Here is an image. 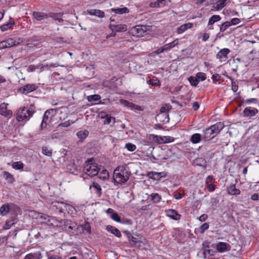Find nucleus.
Instances as JSON below:
<instances>
[{
  "label": "nucleus",
  "instance_id": "obj_6",
  "mask_svg": "<svg viewBox=\"0 0 259 259\" xmlns=\"http://www.w3.org/2000/svg\"><path fill=\"white\" fill-rule=\"evenodd\" d=\"M149 30L150 29L148 26L137 25L132 27L129 30V33L133 36L141 37L147 34Z\"/></svg>",
  "mask_w": 259,
  "mask_h": 259
},
{
  "label": "nucleus",
  "instance_id": "obj_52",
  "mask_svg": "<svg viewBox=\"0 0 259 259\" xmlns=\"http://www.w3.org/2000/svg\"><path fill=\"white\" fill-rule=\"evenodd\" d=\"M159 7H163L165 6L168 0H157Z\"/></svg>",
  "mask_w": 259,
  "mask_h": 259
},
{
  "label": "nucleus",
  "instance_id": "obj_30",
  "mask_svg": "<svg viewBox=\"0 0 259 259\" xmlns=\"http://www.w3.org/2000/svg\"><path fill=\"white\" fill-rule=\"evenodd\" d=\"M202 138L201 135L200 134L196 133L192 135L190 138V141L193 144H197L201 141Z\"/></svg>",
  "mask_w": 259,
  "mask_h": 259
},
{
  "label": "nucleus",
  "instance_id": "obj_7",
  "mask_svg": "<svg viewBox=\"0 0 259 259\" xmlns=\"http://www.w3.org/2000/svg\"><path fill=\"white\" fill-rule=\"evenodd\" d=\"M21 42L20 39L17 37L8 38L7 40L0 42V50L11 48L20 44Z\"/></svg>",
  "mask_w": 259,
  "mask_h": 259
},
{
  "label": "nucleus",
  "instance_id": "obj_19",
  "mask_svg": "<svg viewBox=\"0 0 259 259\" xmlns=\"http://www.w3.org/2000/svg\"><path fill=\"white\" fill-rule=\"evenodd\" d=\"M166 215L175 220H179L180 219L181 215L174 209H168L166 211Z\"/></svg>",
  "mask_w": 259,
  "mask_h": 259
},
{
  "label": "nucleus",
  "instance_id": "obj_8",
  "mask_svg": "<svg viewBox=\"0 0 259 259\" xmlns=\"http://www.w3.org/2000/svg\"><path fill=\"white\" fill-rule=\"evenodd\" d=\"M171 106L168 104H166L161 107L160 109V113L157 114L158 117H161L162 115H164V118L162 119V122L167 123L169 121V118L168 111L170 110Z\"/></svg>",
  "mask_w": 259,
  "mask_h": 259
},
{
  "label": "nucleus",
  "instance_id": "obj_43",
  "mask_svg": "<svg viewBox=\"0 0 259 259\" xmlns=\"http://www.w3.org/2000/svg\"><path fill=\"white\" fill-rule=\"evenodd\" d=\"M230 26V24L229 23V21H226L222 23L220 27V31L224 32L228 27Z\"/></svg>",
  "mask_w": 259,
  "mask_h": 259
},
{
  "label": "nucleus",
  "instance_id": "obj_24",
  "mask_svg": "<svg viewBox=\"0 0 259 259\" xmlns=\"http://www.w3.org/2000/svg\"><path fill=\"white\" fill-rule=\"evenodd\" d=\"M17 223L16 218L15 217H13L11 219L7 221L6 224L3 227V230H8L12 226L14 225Z\"/></svg>",
  "mask_w": 259,
  "mask_h": 259
},
{
  "label": "nucleus",
  "instance_id": "obj_22",
  "mask_svg": "<svg viewBox=\"0 0 259 259\" xmlns=\"http://www.w3.org/2000/svg\"><path fill=\"white\" fill-rule=\"evenodd\" d=\"M193 26V24L188 23L181 25L177 28V32L178 34H182L188 28H191Z\"/></svg>",
  "mask_w": 259,
  "mask_h": 259
},
{
  "label": "nucleus",
  "instance_id": "obj_4",
  "mask_svg": "<svg viewBox=\"0 0 259 259\" xmlns=\"http://www.w3.org/2000/svg\"><path fill=\"white\" fill-rule=\"evenodd\" d=\"M51 207L57 211L58 210L59 212L62 213L65 211L71 212L75 209V208L72 206L68 204H67L62 201H53L51 204Z\"/></svg>",
  "mask_w": 259,
  "mask_h": 259
},
{
  "label": "nucleus",
  "instance_id": "obj_25",
  "mask_svg": "<svg viewBox=\"0 0 259 259\" xmlns=\"http://www.w3.org/2000/svg\"><path fill=\"white\" fill-rule=\"evenodd\" d=\"M227 192L230 195H237L240 193V191L236 188L235 185H231L227 188Z\"/></svg>",
  "mask_w": 259,
  "mask_h": 259
},
{
  "label": "nucleus",
  "instance_id": "obj_54",
  "mask_svg": "<svg viewBox=\"0 0 259 259\" xmlns=\"http://www.w3.org/2000/svg\"><path fill=\"white\" fill-rule=\"evenodd\" d=\"M211 78L213 82H215L220 80L221 76L219 74L215 73L212 75Z\"/></svg>",
  "mask_w": 259,
  "mask_h": 259
},
{
  "label": "nucleus",
  "instance_id": "obj_18",
  "mask_svg": "<svg viewBox=\"0 0 259 259\" xmlns=\"http://www.w3.org/2000/svg\"><path fill=\"white\" fill-rule=\"evenodd\" d=\"M258 112V110L254 108L250 107H246L243 111L244 116H253Z\"/></svg>",
  "mask_w": 259,
  "mask_h": 259
},
{
  "label": "nucleus",
  "instance_id": "obj_64",
  "mask_svg": "<svg viewBox=\"0 0 259 259\" xmlns=\"http://www.w3.org/2000/svg\"><path fill=\"white\" fill-rule=\"evenodd\" d=\"M192 107L194 110H197L199 107V105L197 102H195L193 103Z\"/></svg>",
  "mask_w": 259,
  "mask_h": 259
},
{
  "label": "nucleus",
  "instance_id": "obj_32",
  "mask_svg": "<svg viewBox=\"0 0 259 259\" xmlns=\"http://www.w3.org/2000/svg\"><path fill=\"white\" fill-rule=\"evenodd\" d=\"M178 44L179 40L178 39H176L173 41L164 45V49H165L166 51H169L171 49L174 48L176 46L178 45Z\"/></svg>",
  "mask_w": 259,
  "mask_h": 259
},
{
  "label": "nucleus",
  "instance_id": "obj_28",
  "mask_svg": "<svg viewBox=\"0 0 259 259\" xmlns=\"http://www.w3.org/2000/svg\"><path fill=\"white\" fill-rule=\"evenodd\" d=\"M42 254L40 252L30 253L25 255L23 259H41Z\"/></svg>",
  "mask_w": 259,
  "mask_h": 259
},
{
  "label": "nucleus",
  "instance_id": "obj_31",
  "mask_svg": "<svg viewBox=\"0 0 259 259\" xmlns=\"http://www.w3.org/2000/svg\"><path fill=\"white\" fill-rule=\"evenodd\" d=\"M10 207L9 204H4L0 207V214L3 216L6 215L10 211Z\"/></svg>",
  "mask_w": 259,
  "mask_h": 259
},
{
  "label": "nucleus",
  "instance_id": "obj_3",
  "mask_svg": "<svg viewBox=\"0 0 259 259\" xmlns=\"http://www.w3.org/2000/svg\"><path fill=\"white\" fill-rule=\"evenodd\" d=\"M35 106L31 104L28 107L20 108L16 114V119L18 121L29 120L35 112Z\"/></svg>",
  "mask_w": 259,
  "mask_h": 259
},
{
  "label": "nucleus",
  "instance_id": "obj_33",
  "mask_svg": "<svg viewBox=\"0 0 259 259\" xmlns=\"http://www.w3.org/2000/svg\"><path fill=\"white\" fill-rule=\"evenodd\" d=\"M77 136L81 140H84L89 135V132L88 131H80L77 133Z\"/></svg>",
  "mask_w": 259,
  "mask_h": 259
},
{
  "label": "nucleus",
  "instance_id": "obj_49",
  "mask_svg": "<svg viewBox=\"0 0 259 259\" xmlns=\"http://www.w3.org/2000/svg\"><path fill=\"white\" fill-rule=\"evenodd\" d=\"M209 227V225L207 223H205L203 224H202L200 227V232L201 233H204V232Z\"/></svg>",
  "mask_w": 259,
  "mask_h": 259
},
{
  "label": "nucleus",
  "instance_id": "obj_36",
  "mask_svg": "<svg viewBox=\"0 0 259 259\" xmlns=\"http://www.w3.org/2000/svg\"><path fill=\"white\" fill-rule=\"evenodd\" d=\"M188 80L190 83L194 87H196L198 83L199 80L197 79L196 76L194 77L193 76H190L188 78Z\"/></svg>",
  "mask_w": 259,
  "mask_h": 259
},
{
  "label": "nucleus",
  "instance_id": "obj_37",
  "mask_svg": "<svg viewBox=\"0 0 259 259\" xmlns=\"http://www.w3.org/2000/svg\"><path fill=\"white\" fill-rule=\"evenodd\" d=\"M101 99V96L99 95H93L88 96L87 97V99L89 102H93V101H97Z\"/></svg>",
  "mask_w": 259,
  "mask_h": 259
},
{
  "label": "nucleus",
  "instance_id": "obj_53",
  "mask_svg": "<svg viewBox=\"0 0 259 259\" xmlns=\"http://www.w3.org/2000/svg\"><path fill=\"white\" fill-rule=\"evenodd\" d=\"M112 120L113 121V123H115V118L113 117H111V116L109 117L105 120L104 123L105 124H109L111 122Z\"/></svg>",
  "mask_w": 259,
  "mask_h": 259
},
{
  "label": "nucleus",
  "instance_id": "obj_57",
  "mask_svg": "<svg viewBox=\"0 0 259 259\" xmlns=\"http://www.w3.org/2000/svg\"><path fill=\"white\" fill-rule=\"evenodd\" d=\"M207 187L208 190L210 192L213 191L215 189V186L211 184L207 185Z\"/></svg>",
  "mask_w": 259,
  "mask_h": 259
},
{
  "label": "nucleus",
  "instance_id": "obj_9",
  "mask_svg": "<svg viewBox=\"0 0 259 259\" xmlns=\"http://www.w3.org/2000/svg\"><path fill=\"white\" fill-rule=\"evenodd\" d=\"M150 138L153 141H157L159 144L170 143L174 141V138L170 136L159 137L158 136L151 135Z\"/></svg>",
  "mask_w": 259,
  "mask_h": 259
},
{
  "label": "nucleus",
  "instance_id": "obj_45",
  "mask_svg": "<svg viewBox=\"0 0 259 259\" xmlns=\"http://www.w3.org/2000/svg\"><path fill=\"white\" fill-rule=\"evenodd\" d=\"M196 76L198 80L199 79L201 81H204L206 78V75L205 73L201 72H198L196 74Z\"/></svg>",
  "mask_w": 259,
  "mask_h": 259
},
{
  "label": "nucleus",
  "instance_id": "obj_20",
  "mask_svg": "<svg viewBox=\"0 0 259 259\" xmlns=\"http://www.w3.org/2000/svg\"><path fill=\"white\" fill-rule=\"evenodd\" d=\"M64 13L62 12L60 13H50L48 17L52 18L54 20L58 21L59 23H62L63 20L62 16Z\"/></svg>",
  "mask_w": 259,
  "mask_h": 259
},
{
  "label": "nucleus",
  "instance_id": "obj_50",
  "mask_svg": "<svg viewBox=\"0 0 259 259\" xmlns=\"http://www.w3.org/2000/svg\"><path fill=\"white\" fill-rule=\"evenodd\" d=\"M112 219L117 222H120V218L117 213H113L111 216Z\"/></svg>",
  "mask_w": 259,
  "mask_h": 259
},
{
  "label": "nucleus",
  "instance_id": "obj_51",
  "mask_svg": "<svg viewBox=\"0 0 259 259\" xmlns=\"http://www.w3.org/2000/svg\"><path fill=\"white\" fill-rule=\"evenodd\" d=\"M47 256L48 257V259H62L59 255H50L47 253Z\"/></svg>",
  "mask_w": 259,
  "mask_h": 259
},
{
  "label": "nucleus",
  "instance_id": "obj_48",
  "mask_svg": "<svg viewBox=\"0 0 259 259\" xmlns=\"http://www.w3.org/2000/svg\"><path fill=\"white\" fill-rule=\"evenodd\" d=\"M149 83L153 86H160L161 84L160 81L158 79H150Z\"/></svg>",
  "mask_w": 259,
  "mask_h": 259
},
{
  "label": "nucleus",
  "instance_id": "obj_60",
  "mask_svg": "<svg viewBox=\"0 0 259 259\" xmlns=\"http://www.w3.org/2000/svg\"><path fill=\"white\" fill-rule=\"evenodd\" d=\"M245 102L248 104L251 103H256L257 102V100L255 98H251L247 99L245 101Z\"/></svg>",
  "mask_w": 259,
  "mask_h": 259
},
{
  "label": "nucleus",
  "instance_id": "obj_55",
  "mask_svg": "<svg viewBox=\"0 0 259 259\" xmlns=\"http://www.w3.org/2000/svg\"><path fill=\"white\" fill-rule=\"evenodd\" d=\"M149 6L151 8L159 7V5H158V3L157 0H156V1H155V2H150V3L149 4Z\"/></svg>",
  "mask_w": 259,
  "mask_h": 259
},
{
  "label": "nucleus",
  "instance_id": "obj_34",
  "mask_svg": "<svg viewBox=\"0 0 259 259\" xmlns=\"http://www.w3.org/2000/svg\"><path fill=\"white\" fill-rule=\"evenodd\" d=\"M221 18L219 15H214L209 18L208 22V25H212L214 23L219 21L221 20Z\"/></svg>",
  "mask_w": 259,
  "mask_h": 259
},
{
  "label": "nucleus",
  "instance_id": "obj_41",
  "mask_svg": "<svg viewBox=\"0 0 259 259\" xmlns=\"http://www.w3.org/2000/svg\"><path fill=\"white\" fill-rule=\"evenodd\" d=\"M151 199L155 203L159 202L161 200V196L157 193H152L151 195Z\"/></svg>",
  "mask_w": 259,
  "mask_h": 259
},
{
  "label": "nucleus",
  "instance_id": "obj_16",
  "mask_svg": "<svg viewBox=\"0 0 259 259\" xmlns=\"http://www.w3.org/2000/svg\"><path fill=\"white\" fill-rule=\"evenodd\" d=\"M217 250L219 252H224L230 250V245L225 242H219L216 246Z\"/></svg>",
  "mask_w": 259,
  "mask_h": 259
},
{
  "label": "nucleus",
  "instance_id": "obj_21",
  "mask_svg": "<svg viewBox=\"0 0 259 259\" xmlns=\"http://www.w3.org/2000/svg\"><path fill=\"white\" fill-rule=\"evenodd\" d=\"M106 229L107 231L110 232L111 233L114 234L115 236L117 237H120L121 236L120 231L118 229L112 226H107L106 227Z\"/></svg>",
  "mask_w": 259,
  "mask_h": 259
},
{
  "label": "nucleus",
  "instance_id": "obj_27",
  "mask_svg": "<svg viewBox=\"0 0 259 259\" xmlns=\"http://www.w3.org/2000/svg\"><path fill=\"white\" fill-rule=\"evenodd\" d=\"M111 12L115 13L117 14H126L129 12V10L126 7L112 8L111 10Z\"/></svg>",
  "mask_w": 259,
  "mask_h": 259
},
{
  "label": "nucleus",
  "instance_id": "obj_2",
  "mask_svg": "<svg viewBox=\"0 0 259 259\" xmlns=\"http://www.w3.org/2000/svg\"><path fill=\"white\" fill-rule=\"evenodd\" d=\"M224 127V124L221 122H217L210 127L203 131L202 138L206 141H209L217 136Z\"/></svg>",
  "mask_w": 259,
  "mask_h": 259
},
{
  "label": "nucleus",
  "instance_id": "obj_47",
  "mask_svg": "<svg viewBox=\"0 0 259 259\" xmlns=\"http://www.w3.org/2000/svg\"><path fill=\"white\" fill-rule=\"evenodd\" d=\"M241 22L239 18H233L230 21H229V23L230 24V26L235 25Z\"/></svg>",
  "mask_w": 259,
  "mask_h": 259
},
{
  "label": "nucleus",
  "instance_id": "obj_46",
  "mask_svg": "<svg viewBox=\"0 0 259 259\" xmlns=\"http://www.w3.org/2000/svg\"><path fill=\"white\" fill-rule=\"evenodd\" d=\"M125 147L127 149L131 152L135 151L136 149V146L135 145L131 143H128L125 144Z\"/></svg>",
  "mask_w": 259,
  "mask_h": 259
},
{
  "label": "nucleus",
  "instance_id": "obj_11",
  "mask_svg": "<svg viewBox=\"0 0 259 259\" xmlns=\"http://www.w3.org/2000/svg\"><path fill=\"white\" fill-rule=\"evenodd\" d=\"M37 86L35 84H27L19 89L18 91L24 94H27L36 90Z\"/></svg>",
  "mask_w": 259,
  "mask_h": 259
},
{
  "label": "nucleus",
  "instance_id": "obj_14",
  "mask_svg": "<svg viewBox=\"0 0 259 259\" xmlns=\"http://www.w3.org/2000/svg\"><path fill=\"white\" fill-rule=\"evenodd\" d=\"M229 0H218L213 4L212 9L215 11H220L224 8L229 2Z\"/></svg>",
  "mask_w": 259,
  "mask_h": 259
},
{
  "label": "nucleus",
  "instance_id": "obj_61",
  "mask_svg": "<svg viewBox=\"0 0 259 259\" xmlns=\"http://www.w3.org/2000/svg\"><path fill=\"white\" fill-rule=\"evenodd\" d=\"M209 38V34L207 33H204L202 35V40L203 41H206Z\"/></svg>",
  "mask_w": 259,
  "mask_h": 259
},
{
  "label": "nucleus",
  "instance_id": "obj_17",
  "mask_svg": "<svg viewBox=\"0 0 259 259\" xmlns=\"http://www.w3.org/2000/svg\"><path fill=\"white\" fill-rule=\"evenodd\" d=\"M51 113V111L47 110L45 112L44 117L41 123V128L43 129L45 128L48 124V122L50 121L51 119H52V116H50V114Z\"/></svg>",
  "mask_w": 259,
  "mask_h": 259
},
{
  "label": "nucleus",
  "instance_id": "obj_15",
  "mask_svg": "<svg viewBox=\"0 0 259 259\" xmlns=\"http://www.w3.org/2000/svg\"><path fill=\"white\" fill-rule=\"evenodd\" d=\"M120 103L125 107H127L131 109L135 110H141V108L140 106L136 105L133 103L130 102L127 100L121 99L120 100Z\"/></svg>",
  "mask_w": 259,
  "mask_h": 259
},
{
  "label": "nucleus",
  "instance_id": "obj_12",
  "mask_svg": "<svg viewBox=\"0 0 259 259\" xmlns=\"http://www.w3.org/2000/svg\"><path fill=\"white\" fill-rule=\"evenodd\" d=\"M230 50L227 48H224L221 50L217 54L216 58L220 61L226 60L228 57V55L230 53Z\"/></svg>",
  "mask_w": 259,
  "mask_h": 259
},
{
  "label": "nucleus",
  "instance_id": "obj_58",
  "mask_svg": "<svg viewBox=\"0 0 259 259\" xmlns=\"http://www.w3.org/2000/svg\"><path fill=\"white\" fill-rule=\"evenodd\" d=\"M213 180V177L211 176H208L205 180V183L206 185L210 184Z\"/></svg>",
  "mask_w": 259,
  "mask_h": 259
},
{
  "label": "nucleus",
  "instance_id": "obj_56",
  "mask_svg": "<svg viewBox=\"0 0 259 259\" xmlns=\"http://www.w3.org/2000/svg\"><path fill=\"white\" fill-rule=\"evenodd\" d=\"M207 218L208 215L206 214H203L199 218V220L201 222H204Z\"/></svg>",
  "mask_w": 259,
  "mask_h": 259
},
{
  "label": "nucleus",
  "instance_id": "obj_10",
  "mask_svg": "<svg viewBox=\"0 0 259 259\" xmlns=\"http://www.w3.org/2000/svg\"><path fill=\"white\" fill-rule=\"evenodd\" d=\"M8 103H3L0 105V114L8 117L10 118L12 115V111L7 109Z\"/></svg>",
  "mask_w": 259,
  "mask_h": 259
},
{
  "label": "nucleus",
  "instance_id": "obj_23",
  "mask_svg": "<svg viewBox=\"0 0 259 259\" xmlns=\"http://www.w3.org/2000/svg\"><path fill=\"white\" fill-rule=\"evenodd\" d=\"M87 12L91 15H94L99 17V18H103L105 16L104 12L100 10L91 9L88 10Z\"/></svg>",
  "mask_w": 259,
  "mask_h": 259
},
{
  "label": "nucleus",
  "instance_id": "obj_29",
  "mask_svg": "<svg viewBox=\"0 0 259 259\" xmlns=\"http://www.w3.org/2000/svg\"><path fill=\"white\" fill-rule=\"evenodd\" d=\"M108 171L106 169H103L101 172L97 174V178L102 181L108 180Z\"/></svg>",
  "mask_w": 259,
  "mask_h": 259
},
{
  "label": "nucleus",
  "instance_id": "obj_62",
  "mask_svg": "<svg viewBox=\"0 0 259 259\" xmlns=\"http://www.w3.org/2000/svg\"><path fill=\"white\" fill-rule=\"evenodd\" d=\"M232 89L233 91L234 92H236L238 89V85L235 83V82H233L232 83Z\"/></svg>",
  "mask_w": 259,
  "mask_h": 259
},
{
  "label": "nucleus",
  "instance_id": "obj_59",
  "mask_svg": "<svg viewBox=\"0 0 259 259\" xmlns=\"http://www.w3.org/2000/svg\"><path fill=\"white\" fill-rule=\"evenodd\" d=\"M40 42L38 40H32L31 41V43H29V45H30V47L34 46H37L39 45Z\"/></svg>",
  "mask_w": 259,
  "mask_h": 259
},
{
  "label": "nucleus",
  "instance_id": "obj_26",
  "mask_svg": "<svg viewBox=\"0 0 259 259\" xmlns=\"http://www.w3.org/2000/svg\"><path fill=\"white\" fill-rule=\"evenodd\" d=\"M33 17L38 21L42 20L48 17V15L44 13L39 12H34L33 13Z\"/></svg>",
  "mask_w": 259,
  "mask_h": 259
},
{
  "label": "nucleus",
  "instance_id": "obj_44",
  "mask_svg": "<svg viewBox=\"0 0 259 259\" xmlns=\"http://www.w3.org/2000/svg\"><path fill=\"white\" fill-rule=\"evenodd\" d=\"M38 217L42 220V223H47L50 222V217L47 214H39Z\"/></svg>",
  "mask_w": 259,
  "mask_h": 259
},
{
  "label": "nucleus",
  "instance_id": "obj_40",
  "mask_svg": "<svg viewBox=\"0 0 259 259\" xmlns=\"http://www.w3.org/2000/svg\"><path fill=\"white\" fill-rule=\"evenodd\" d=\"M4 176L5 179L8 181V183H12L13 182L14 180L13 176L11 174H10L8 172H5Z\"/></svg>",
  "mask_w": 259,
  "mask_h": 259
},
{
  "label": "nucleus",
  "instance_id": "obj_35",
  "mask_svg": "<svg viewBox=\"0 0 259 259\" xmlns=\"http://www.w3.org/2000/svg\"><path fill=\"white\" fill-rule=\"evenodd\" d=\"M12 166L15 169H22L23 168L24 164L21 161H17L13 162Z\"/></svg>",
  "mask_w": 259,
  "mask_h": 259
},
{
  "label": "nucleus",
  "instance_id": "obj_38",
  "mask_svg": "<svg viewBox=\"0 0 259 259\" xmlns=\"http://www.w3.org/2000/svg\"><path fill=\"white\" fill-rule=\"evenodd\" d=\"M92 187L95 188L97 190L98 194L100 196L101 195L102 189L99 184H98L97 182H94L93 185L90 186V188L91 189Z\"/></svg>",
  "mask_w": 259,
  "mask_h": 259
},
{
  "label": "nucleus",
  "instance_id": "obj_1",
  "mask_svg": "<svg viewBox=\"0 0 259 259\" xmlns=\"http://www.w3.org/2000/svg\"><path fill=\"white\" fill-rule=\"evenodd\" d=\"M131 172L125 167H117L113 172V180L115 185L122 184L125 183L130 178Z\"/></svg>",
  "mask_w": 259,
  "mask_h": 259
},
{
  "label": "nucleus",
  "instance_id": "obj_5",
  "mask_svg": "<svg viewBox=\"0 0 259 259\" xmlns=\"http://www.w3.org/2000/svg\"><path fill=\"white\" fill-rule=\"evenodd\" d=\"M100 168L96 163H92V160H88L83 168V172L88 176L92 177L97 176Z\"/></svg>",
  "mask_w": 259,
  "mask_h": 259
},
{
  "label": "nucleus",
  "instance_id": "obj_39",
  "mask_svg": "<svg viewBox=\"0 0 259 259\" xmlns=\"http://www.w3.org/2000/svg\"><path fill=\"white\" fill-rule=\"evenodd\" d=\"M82 230H85L89 234L91 233V227L88 222H85L84 224L80 226Z\"/></svg>",
  "mask_w": 259,
  "mask_h": 259
},
{
  "label": "nucleus",
  "instance_id": "obj_63",
  "mask_svg": "<svg viewBox=\"0 0 259 259\" xmlns=\"http://www.w3.org/2000/svg\"><path fill=\"white\" fill-rule=\"evenodd\" d=\"M174 197L176 199H178V200L180 199L182 197V194L180 193L175 192L174 194Z\"/></svg>",
  "mask_w": 259,
  "mask_h": 259
},
{
  "label": "nucleus",
  "instance_id": "obj_42",
  "mask_svg": "<svg viewBox=\"0 0 259 259\" xmlns=\"http://www.w3.org/2000/svg\"><path fill=\"white\" fill-rule=\"evenodd\" d=\"M42 153L48 156H51L52 154V151L47 147H43L42 148Z\"/></svg>",
  "mask_w": 259,
  "mask_h": 259
},
{
  "label": "nucleus",
  "instance_id": "obj_13",
  "mask_svg": "<svg viewBox=\"0 0 259 259\" xmlns=\"http://www.w3.org/2000/svg\"><path fill=\"white\" fill-rule=\"evenodd\" d=\"M109 27L112 31L116 32H124L127 29V26L125 24L114 25L110 24Z\"/></svg>",
  "mask_w": 259,
  "mask_h": 259
}]
</instances>
